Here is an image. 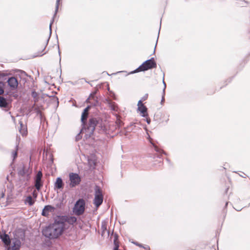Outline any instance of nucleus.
I'll use <instances>...</instances> for the list:
<instances>
[{
	"instance_id": "obj_24",
	"label": "nucleus",
	"mask_w": 250,
	"mask_h": 250,
	"mask_svg": "<svg viewBox=\"0 0 250 250\" xmlns=\"http://www.w3.org/2000/svg\"><path fill=\"white\" fill-rule=\"evenodd\" d=\"M17 149L15 151H13L12 153V157H13V161H14L17 157L18 153L17 150L18 149V146H16Z\"/></svg>"
},
{
	"instance_id": "obj_29",
	"label": "nucleus",
	"mask_w": 250,
	"mask_h": 250,
	"mask_svg": "<svg viewBox=\"0 0 250 250\" xmlns=\"http://www.w3.org/2000/svg\"><path fill=\"white\" fill-rule=\"evenodd\" d=\"M94 103H92V104L94 106H97L99 104V102H98V100L96 99H94Z\"/></svg>"
},
{
	"instance_id": "obj_18",
	"label": "nucleus",
	"mask_w": 250,
	"mask_h": 250,
	"mask_svg": "<svg viewBox=\"0 0 250 250\" xmlns=\"http://www.w3.org/2000/svg\"><path fill=\"white\" fill-rule=\"evenodd\" d=\"M114 248L113 250H119V242L118 241V236L117 234H115L114 236Z\"/></svg>"
},
{
	"instance_id": "obj_45",
	"label": "nucleus",
	"mask_w": 250,
	"mask_h": 250,
	"mask_svg": "<svg viewBox=\"0 0 250 250\" xmlns=\"http://www.w3.org/2000/svg\"><path fill=\"white\" fill-rule=\"evenodd\" d=\"M12 119H13V120H15V117H14L12 116Z\"/></svg>"
},
{
	"instance_id": "obj_19",
	"label": "nucleus",
	"mask_w": 250,
	"mask_h": 250,
	"mask_svg": "<svg viewBox=\"0 0 250 250\" xmlns=\"http://www.w3.org/2000/svg\"><path fill=\"white\" fill-rule=\"evenodd\" d=\"M19 124L21 127L19 130L20 133L22 134V136L25 135L27 134L26 128H25L24 126L21 121H19Z\"/></svg>"
},
{
	"instance_id": "obj_9",
	"label": "nucleus",
	"mask_w": 250,
	"mask_h": 250,
	"mask_svg": "<svg viewBox=\"0 0 250 250\" xmlns=\"http://www.w3.org/2000/svg\"><path fill=\"white\" fill-rule=\"evenodd\" d=\"M58 218L61 220L62 219V225L65 227V223H68L69 224L72 225L77 221V218L75 216H57Z\"/></svg>"
},
{
	"instance_id": "obj_21",
	"label": "nucleus",
	"mask_w": 250,
	"mask_h": 250,
	"mask_svg": "<svg viewBox=\"0 0 250 250\" xmlns=\"http://www.w3.org/2000/svg\"><path fill=\"white\" fill-rule=\"evenodd\" d=\"M88 113L83 112L81 116V122L82 123L83 125H84L87 121V118L88 117Z\"/></svg>"
},
{
	"instance_id": "obj_7",
	"label": "nucleus",
	"mask_w": 250,
	"mask_h": 250,
	"mask_svg": "<svg viewBox=\"0 0 250 250\" xmlns=\"http://www.w3.org/2000/svg\"><path fill=\"white\" fill-rule=\"evenodd\" d=\"M69 180L70 181V186L72 188L78 185L81 181L79 174L73 172L69 173Z\"/></svg>"
},
{
	"instance_id": "obj_35",
	"label": "nucleus",
	"mask_w": 250,
	"mask_h": 250,
	"mask_svg": "<svg viewBox=\"0 0 250 250\" xmlns=\"http://www.w3.org/2000/svg\"><path fill=\"white\" fill-rule=\"evenodd\" d=\"M142 104H144L142 103V100H139L138 103V104H137L138 107H139V105H142Z\"/></svg>"
},
{
	"instance_id": "obj_36",
	"label": "nucleus",
	"mask_w": 250,
	"mask_h": 250,
	"mask_svg": "<svg viewBox=\"0 0 250 250\" xmlns=\"http://www.w3.org/2000/svg\"><path fill=\"white\" fill-rule=\"evenodd\" d=\"M146 122L147 123V124H150L151 122V120L150 118H146Z\"/></svg>"
},
{
	"instance_id": "obj_43",
	"label": "nucleus",
	"mask_w": 250,
	"mask_h": 250,
	"mask_svg": "<svg viewBox=\"0 0 250 250\" xmlns=\"http://www.w3.org/2000/svg\"><path fill=\"white\" fill-rule=\"evenodd\" d=\"M56 100L57 101V103L58 104H59V100H58V99L57 97H56Z\"/></svg>"
},
{
	"instance_id": "obj_31",
	"label": "nucleus",
	"mask_w": 250,
	"mask_h": 250,
	"mask_svg": "<svg viewBox=\"0 0 250 250\" xmlns=\"http://www.w3.org/2000/svg\"><path fill=\"white\" fill-rule=\"evenodd\" d=\"M32 195H33V196L34 198H36L37 197V196H38V193L37 192H36V190H34L33 191V193H32Z\"/></svg>"
},
{
	"instance_id": "obj_11",
	"label": "nucleus",
	"mask_w": 250,
	"mask_h": 250,
	"mask_svg": "<svg viewBox=\"0 0 250 250\" xmlns=\"http://www.w3.org/2000/svg\"><path fill=\"white\" fill-rule=\"evenodd\" d=\"M7 83L12 89H16L18 85V81L17 78L14 77H11L8 78Z\"/></svg>"
},
{
	"instance_id": "obj_37",
	"label": "nucleus",
	"mask_w": 250,
	"mask_h": 250,
	"mask_svg": "<svg viewBox=\"0 0 250 250\" xmlns=\"http://www.w3.org/2000/svg\"><path fill=\"white\" fill-rule=\"evenodd\" d=\"M5 191V190H4V191H2L1 193V197H0V198H3L4 197V196L5 195V193H4Z\"/></svg>"
},
{
	"instance_id": "obj_41",
	"label": "nucleus",
	"mask_w": 250,
	"mask_h": 250,
	"mask_svg": "<svg viewBox=\"0 0 250 250\" xmlns=\"http://www.w3.org/2000/svg\"><path fill=\"white\" fill-rule=\"evenodd\" d=\"M157 43V41L156 42V44H155V48H154V51H153L154 53H155V48H156V46Z\"/></svg>"
},
{
	"instance_id": "obj_6",
	"label": "nucleus",
	"mask_w": 250,
	"mask_h": 250,
	"mask_svg": "<svg viewBox=\"0 0 250 250\" xmlns=\"http://www.w3.org/2000/svg\"><path fill=\"white\" fill-rule=\"evenodd\" d=\"M103 202V195L102 191L99 186H96L95 188V197L94 204L96 208L99 207Z\"/></svg>"
},
{
	"instance_id": "obj_42",
	"label": "nucleus",
	"mask_w": 250,
	"mask_h": 250,
	"mask_svg": "<svg viewBox=\"0 0 250 250\" xmlns=\"http://www.w3.org/2000/svg\"><path fill=\"white\" fill-rule=\"evenodd\" d=\"M143 248H144L145 249H147L148 248V246H146V247L143 246Z\"/></svg>"
},
{
	"instance_id": "obj_20",
	"label": "nucleus",
	"mask_w": 250,
	"mask_h": 250,
	"mask_svg": "<svg viewBox=\"0 0 250 250\" xmlns=\"http://www.w3.org/2000/svg\"><path fill=\"white\" fill-rule=\"evenodd\" d=\"M27 173V170L26 169L25 167L23 165L22 167L18 170V174L21 176H25Z\"/></svg>"
},
{
	"instance_id": "obj_13",
	"label": "nucleus",
	"mask_w": 250,
	"mask_h": 250,
	"mask_svg": "<svg viewBox=\"0 0 250 250\" xmlns=\"http://www.w3.org/2000/svg\"><path fill=\"white\" fill-rule=\"evenodd\" d=\"M0 238L5 246H8L10 245L11 241L9 236L7 234L4 233L2 235H0Z\"/></svg>"
},
{
	"instance_id": "obj_16",
	"label": "nucleus",
	"mask_w": 250,
	"mask_h": 250,
	"mask_svg": "<svg viewBox=\"0 0 250 250\" xmlns=\"http://www.w3.org/2000/svg\"><path fill=\"white\" fill-rule=\"evenodd\" d=\"M138 109L143 114L142 115V117H146L148 116V114L147 113V108L144 104L139 105V107H138Z\"/></svg>"
},
{
	"instance_id": "obj_15",
	"label": "nucleus",
	"mask_w": 250,
	"mask_h": 250,
	"mask_svg": "<svg viewBox=\"0 0 250 250\" xmlns=\"http://www.w3.org/2000/svg\"><path fill=\"white\" fill-rule=\"evenodd\" d=\"M63 183L61 177H58L56 179V182L54 184V188L57 189H61L63 187Z\"/></svg>"
},
{
	"instance_id": "obj_32",
	"label": "nucleus",
	"mask_w": 250,
	"mask_h": 250,
	"mask_svg": "<svg viewBox=\"0 0 250 250\" xmlns=\"http://www.w3.org/2000/svg\"><path fill=\"white\" fill-rule=\"evenodd\" d=\"M148 98V94H146L142 98V101H145Z\"/></svg>"
},
{
	"instance_id": "obj_25",
	"label": "nucleus",
	"mask_w": 250,
	"mask_h": 250,
	"mask_svg": "<svg viewBox=\"0 0 250 250\" xmlns=\"http://www.w3.org/2000/svg\"><path fill=\"white\" fill-rule=\"evenodd\" d=\"M4 83L2 82H0V95L4 93Z\"/></svg>"
},
{
	"instance_id": "obj_23",
	"label": "nucleus",
	"mask_w": 250,
	"mask_h": 250,
	"mask_svg": "<svg viewBox=\"0 0 250 250\" xmlns=\"http://www.w3.org/2000/svg\"><path fill=\"white\" fill-rule=\"evenodd\" d=\"M31 96L34 98V102L36 103L38 101V94L35 91H33L31 93Z\"/></svg>"
},
{
	"instance_id": "obj_17",
	"label": "nucleus",
	"mask_w": 250,
	"mask_h": 250,
	"mask_svg": "<svg viewBox=\"0 0 250 250\" xmlns=\"http://www.w3.org/2000/svg\"><path fill=\"white\" fill-rule=\"evenodd\" d=\"M148 139L149 140L150 143L152 144L155 150L158 153H159L160 154L163 153L165 155H166V153H165L164 150L162 149L159 148L157 146H156L154 143L152 142V139L150 138L149 136H148Z\"/></svg>"
},
{
	"instance_id": "obj_27",
	"label": "nucleus",
	"mask_w": 250,
	"mask_h": 250,
	"mask_svg": "<svg viewBox=\"0 0 250 250\" xmlns=\"http://www.w3.org/2000/svg\"><path fill=\"white\" fill-rule=\"evenodd\" d=\"M110 105L111 109L112 110L116 111V105L115 103H112V102H110L109 103Z\"/></svg>"
},
{
	"instance_id": "obj_12",
	"label": "nucleus",
	"mask_w": 250,
	"mask_h": 250,
	"mask_svg": "<svg viewBox=\"0 0 250 250\" xmlns=\"http://www.w3.org/2000/svg\"><path fill=\"white\" fill-rule=\"evenodd\" d=\"M0 107L4 109L5 111H8L10 109V103L8 100L1 96H0Z\"/></svg>"
},
{
	"instance_id": "obj_5",
	"label": "nucleus",
	"mask_w": 250,
	"mask_h": 250,
	"mask_svg": "<svg viewBox=\"0 0 250 250\" xmlns=\"http://www.w3.org/2000/svg\"><path fill=\"white\" fill-rule=\"evenodd\" d=\"M85 206V201L83 199H79L76 201L73 211L76 215H82L84 213Z\"/></svg>"
},
{
	"instance_id": "obj_33",
	"label": "nucleus",
	"mask_w": 250,
	"mask_h": 250,
	"mask_svg": "<svg viewBox=\"0 0 250 250\" xmlns=\"http://www.w3.org/2000/svg\"><path fill=\"white\" fill-rule=\"evenodd\" d=\"M165 101V95H164V92H163V94H162V99H161V104H163V103Z\"/></svg>"
},
{
	"instance_id": "obj_30",
	"label": "nucleus",
	"mask_w": 250,
	"mask_h": 250,
	"mask_svg": "<svg viewBox=\"0 0 250 250\" xmlns=\"http://www.w3.org/2000/svg\"><path fill=\"white\" fill-rule=\"evenodd\" d=\"M90 108V106L89 105L87 106L86 108H84L83 112L88 113Z\"/></svg>"
},
{
	"instance_id": "obj_14",
	"label": "nucleus",
	"mask_w": 250,
	"mask_h": 250,
	"mask_svg": "<svg viewBox=\"0 0 250 250\" xmlns=\"http://www.w3.org/2000/svg\"><path fill=\"white\" fill-rule=\"evenodd\" d=\"M54 208L50 205H46L43 208L42 215L43 216L47 217L49 215V212L54 209Z\"/></svg>"
},
{
	"instance_id": "obj_4",
	"label": "nucleus",
	"mask_w": 250,
	"mask_h": 250,
	"mask_svg": "<svg viewBox=\"0 0 250 250\" xmlns=\"http://www.w3.org/2000/svg\"><path fill=\"white\" fill-rule=\"evenodd\" d=\"M60 0H57L56 1V7H55V13H54V15L53 16V18L50 23V25H49V29H50V32H49V37L48 38V39H47V41H46V43H45V45L44 47V48L42 49V50L41 51V52H39L37 53V54L34 56V57H41V56H42V55H43L44 54H45L46 53V52H43L45 49V47L48 44V42H49V40L50 39V38L51 37V33H52V30H51V25L54 21V17L56 16L57 12H58V9H59V3H60Z\"/></svg>"
},
{
	"instance_id": "obj_2",
	"label": "nucleus",
	"mask_w": 250,
	"mask_h": 250,
	"mask_svg": "<svg viewBox=\"0 0 250 250\" xmlns=\"http://www.w3.org/2000/svg\"><path fill=\"white\" fill-rule=\"evenodd\" d=\"M102 121L98 118H91L89 120L88 124L85 129V135L87 137H90L93 134L96 127H102Z\"/></svg>"
},
{
	"instance_id": "obj_1",
	"label": "nucleus",
	"mask_w": 250,
	"mask_h": 250,
	"mask_svg": "<svg viewBox=\"0 0 250 250\" xmlns=\"http://www.w3.org/2000/svg\"><path fill=\"white\" fill-rule=\"evenodd\" d=\"M62 219L61 220L57 216L53 224L49 225L42 230V235L46 238L54 239L61 235L64 229L63 225L61 223Z\"/></svg>"
},
{
	"instance_id": "obj_44",
	"label": "nucleus",
	"mask_w": 250,
	"mask_h": 250,
	"mask_svg": "<svg viewBox=\"0 0 250 250\" xmlns=\"http://www.w3.org/2000/svg\"><path fill=\"white\" fill-rule=\"evenodd\" d=\"M228 204V202H227V203H226V205H225V207H226L227 206Z\"/></svg>"
},
{
	"instance_id": "obj_40",
	"label": "nucleus",
	"mask_w": 250,
	"mask_h": 250,
	"mask_svg": "<svg viewBox=\"0 0 250 250\" xmlns=\"http://www.w3.org/2000/svg\"><path fill=\"white\" fill-rule=\"evenodd\" d=\"M24 237V233H23V234H22V235H21V240H23V239Z\"/></svg>"
},
{
	"instance_id": "obj_28",
	"label": "nucleus",
	"mask_w": 250,
	"mask_h": 250,
	"mask_svg": "<svg viewBox=\"0 0 250 250\" xmlns=\"http://www.w3.org/2000/svg\"><path fill=\"white\" fill-rule=\"evenodd\" d=\"M163 83L164 86L163 92H164V95H165V89L166 88V84L164 81V76H163Z\"/></svg>"
},
{
	"instance_id": "obj_39",
	"label": "nucleus",
	"mask_w": 250,
	"mask_h": 250,
	"mask_svg": "<svg viewBox=\"0 0 250 250\" xmlns=\"http://www.w3.org/2000/svg\"><path fill=\"white\" fill-rule=\"evenodd\" d=\"M58 50H59V56H61V52H60V48H59V46L58 45ZM60 60L61 61V56H60Z\"/></svg>"
},
{
	"instance_id": "obj_26",
	"label": "nucleus",
	"mask_w": 250,
	"mask_h": 250,
	"mask_svg": "<svg viewBox=\"0 0 250 250\" xmlns=\"http://www.w3.org/2000/svg\"><path fill=\"white\" fill-rule=\"evenodd\" d=\"M96 92H93L92 93L90 94V96H89V97L86 100V102L87 103H90L89 102V100L90 99H95V95L96 94Z\"/></svg>"
},
{
	"instance_id": "obj_34",
	"label": "nucleus",
	"mask_w": 250,
	"mask_h": 250,
	"mask_svg": "<svg viewBox=\"0 0 250 250\" xmlns=\"http://www.w3.org/2000/svg\"><path fill=\"white\" fill-rule=\"evenodd\" d=\"M135 245H136V246H138L141 248H142L143 247V245L142 244H139L138 242H133Z\"/></svg>"
},
{
	"instance_id": "obj_3",
	"label": "nucleus",
	"mask_w": 250,
	"mask_h": 250,
	"mask_svg": "<svg viewBox=\"0 0 250 250\" xmlns=\"http://www.w3.org/2000/svg\"><path fill=\"white\" fill-rule=\"evenodd\" d=\"M157 67L156 62L154 61V58L145 61L141 65H140L135 70L131 73H135L141 71H145L149 69L155 68Z\"/></svg>"
},
{
	"instance_id": "obj_38",
	"label": "nucleus",
	"mask_w": 250,
	"mask_h": 250,
	"mask_svg": "<svg viewBox=\"0 0 250 250\" xmlns=\"http://www.w3.org/2000/svg\"><path fill=\"white\" fill-rule=\"evenodd\" d=\"M36 112L38 114H40L41 116H42V112L39 109H37Z\"/></svg>"
},
{
	"instance_id": "obj_46",
	"label": "nucleus",
	"mask_w": 250,
	"mask_h": 250,
	"mask_svg": "<svg viewBox=\"0 0 250 250\" xmlns=\"http://www.w3.org/2000/svg\"><path fill=\"white\" fill-rule=\"evenodd\" d=\"M159 34V33L158 34V35ZM159 38V35L157 37V39Z\"/></svg>"
},
{
	"instance_id": "obj_22",
	"label": "nucleus",
	"mask_w": 250,
	"mask_h": 250,
	"mask_svg": "<svg viewBox=\"0 0 250 250\" xmlns=\"http://www.w3.org/2000/svg\"><path fill=\"white\" fill-rule=\"evenodd\" d=\"M25 203H27L29 206H32L34 204L35 201L31 196H28L26 198Z\"/></svg>"
},
{
	"instance_id": "obj_10",
	"label": "nucleus",
	"mask_w": 250,
	"mask_h": 250,
	"mask_svg": "<svg viewBox=\"0 0 250 250\" xmlns=\"http://www.w3.org/2000/svg\"><path fill=\"white\" fill-rule=\"evenodd\" d=\"M21 246V241L20 239L14 238L12 240V245L9 247L7 250H19Z\"/></svg>"
},
{
	"instance_id": "obj_8",
	"label": "nucleus",
	"mask_w": 250,
	"mask_h": 250,
	"mask_svg": "<svg viewBox=\"0 0 250 250\" xmlns=\"http://www.w3.org/2000/svg\"><path fill=\"white\" fill-rule=\"evenodd\" d=\"M42 172L41 170H39L37 172V173L35 177V179H34V183H35L34 186H35V188H36V189L38 191H40L41 189V188L43 186V183L42 181Z\"/></svg>"
}]
</instances>
